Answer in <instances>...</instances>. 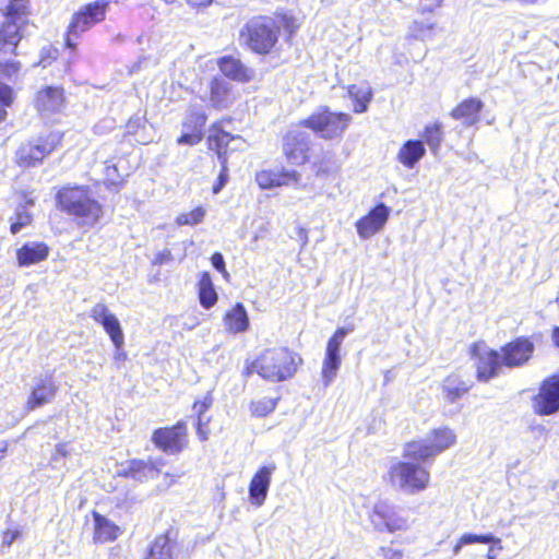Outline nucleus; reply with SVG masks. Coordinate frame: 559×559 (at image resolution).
<instances>
[{
    "label": "nucleus",
    "mask_w": 559,
    "mask_h": 559,
    "mask_svg": "<svg viewBox=\"0 0 559 559\" xmlns=\"http://www.w3.org/2000/svg\"><path fill=\"white\" fill-rule=\"evenodd\" d=\"M56 201L61 211L74 216L84 229L94 227L103 216V206L86 186H63L58 190Z\"/></svg>",
    "instance_id": "f257e3e1"
},
{
    "label": "nucleus",
    "mask_w": 559,
    "mask_h": 559,
    "mask_svg": "<svg viewBox=\"0 0 559 559\" xmlns=\"http://www.w3.org/2000/svg\"><path fill=\"white\" fill-rule=\"evenodd\" d=\"M252 369L267 381H285L296 372V357L285 347L269 348L255 359Z\"/></svg>",
    "instance_id": "f03ea898"
},
{
    "label": "nucleus",
    "mask_w": 559,
    "mask_h": 559,
    "mask_svg": "<svg viewBox=\"0 0 559 559\" xmlns=\"http://www.w3.org/2000/svg\"><path fill=\"white\" fill-rule=\"evenodd\" d=\"M280 26L270 16L249 20L240 32V38L254 52L269 53L278 40Z\"/></svg>",
    "instance_id": "7ed1b4c3"
},
{
    "label": "nucleus",
    "mask_w": 559,
    "mask_h": 559,
    "mask_svg": "<svg viewBox=\"0 0 559 559\" xmlns=\"http://www.w3.org/2000/svg\"><path fill=\"white\" fill-rule=\"evenodd\" d=\"M352 122V116L345 112L332 111L328 106H321L299 126L312 130L324 140H334L343 135Z\"/></svg>",
    "instance_id": "20e7f679"
},
{
    "label": "nucleus",
    "mask_w": 559,
    "mask_h": 559,
    "mask_svg": "<svg viewBox=\"0 0 559 559\" xmlns=\"http://www.w3.org/2000/svg\"><path fill=\"white\" fill-rule=\"evenodd\" d=\"M456 442V435L448 427L433 429L431 435L420 441L405 445L404 456L415 461L426 462L445 451Z\"/></svg>",
    "instance_id": "39448f33"
},
{
    "label": "nucleus",
    "mask_w": 559,
    "mask_h": 559,
    "mask_svg": "<svg viewBox=\"0 0 559 559\" xmlns=\"http://www.w3.org/2000/svg\"><path fill=\"white\" fill-rule=\"evenodd\" d=\"M389 478L393 486L406 493L413 495L427 488L430 474L418 464L399 462L390 467Z\"/></svg>",
    "instance_id": "423d86ee"
},
{
    "label": "nucleus",
    "mask_w": 559,
    "mask_h": 559,
    "mask_svg": "<svg viewBox=\"0 0 559 559\" xmlns=\"http://www.w3.org/2000/svg\"><path fill=\"white\" fill-rule=\"evenodd\" d=\"M109 0H95L83 5L80 11L73 14L68 26L66 44L68 47H75V39L97 23L105 20Z\"/></svg>",
    "instance_id": "0eeeda50"
},
{
    "label": "nucleus",
    "mask_w": 559,
    "mask_h": 559,
    "mask_svg": "<svg viewBox=\"0 0 559 559\" xmlns=\"http://www.w3.org/2000/svg\"><path fill=\"white\" fill-rule=\"evenodd\" d=\"M60 132H49L23 143L16 151V163L21 167H34L41 164L61 143Z\"/></svg>",
    "instance_id": "6e6552de"
},
{
    "label": "nucleus",
    "mask_w": 559,
    "mask_h": 559,
    "mask_svg": "<svg viewBox=\"0 0 559 559\" xmlns=\"http://www.w3.org/2000/svg\"><path fill=\"white\" fill-rule=\"evenodd\" d=\"M369 521L377 532H405L409 528V520L394 506L386 501H378L369 512Z\"/></svg>",
    "instance_id": "1a4fd4ad"
},
{
    "label": "nucleus",
    "mask_w": 559,
    "mask_h": 559,
    "mask_svg": "<svg viewBox=\"0 0 559 559\" xmlns=\"http://www.w3.org/2000/svg\"><path fill=\"white\" fill-rule=\"evenodd\" d=\"M354 330V324L341 326L329 338L321 369L324 386H329L336 378L342 364L341 346L345 337Z\"/></svg>",
    "instance_id": "9d476101"
},
{
    "label": "nucleus",
    "mask_w": 559,
    "mask_h": 559,
    "mask_svg": "<svg viewBox=\"0 0 559 559\" xmlns=\"http://www.w3.org/2000/svg\"><path fill=\"white\" fill-rule=\"evenodd\" d=\"M152 441L162 451L178 454L188 443L187 424L180 420L173 427L158 428L154 431Z\"/></svg>",
    "instance_id": "9b49d317"
},
{
    "label": "nucleus",
    "mask_w": 559,
    "mask_h": 559,
    "mask_svg": "<svg viewBox=\"0 0 559 559\" xmlns=\"http://www.w3.org/2000/svg\"><path fill=\"white\" fill-rule=\"evenodd\" d=\"M472 355L476 359L479 381L487 382L499 374L503 364L497 350L488 348L485 343H476L472 347Z\"/></svg>",
    "instance_id": "f8f14e48"
},
{
    "label": "nucleus",
    "mask_w": 559,
    "mask_h": 559,
    "mask_svg": "<svg viewBox=\"0 0 559 559\" xmlns=\"http://www.w3.org/2000/svg\"><path fill=\"white\" fill-rule=\"evenodd\" d=\"M310 136L299 129L289 130L283 139V152L287 160L294 165H301L308 159Z\"/></svg>",
    "instance_id": "ddd939ff"
},
{
    "label": "nucleus",
    "mask_w": 559,
    "mask_h": 559,
    "mask_svg": "<svg viewBox=\"0 0 559 559\" xmlns=\"http://www.w3.org/2000/svg\"><path fill=\"white\" fill-rule=\"evenodd\" d=\"M91 317L104 328L115 348L121 349L124 344V334L118 318L109 311L108 307L105 304H96L91 310Z\"/></svg>",
    "instance_id": "4468645a"
},
{
    "label": "nucleus",
    "mask_w": 559,
    "mask_h": 559,
    "mask_svg": "<svg viewBox=\"0 0 559 559\" xmlns=\"http://www.w3.org/2000/svg\"><path fill=\"white\" fill-rule=\"evenodd\" d=\"M535 346L526 337H518L502 347V364L509 368L525 365L534 353Z\"/></svg>",
    "instance_id": "2eb2a0df"
},
{
    "label": "nucleus",
    "mask_w": 559,
    "mask_h": 559,
    "mask_svg": "<svg viewBox=\"0 0 559 559\" xmlns=\"http://www.w3.org/2000/svg\"><path fill=\"white\" fill-rule=\"evenodd\" d=\"M534 408L539 415H550L559 411V377L544 381L534 399Z\"/></svg>",
    "instance_id": "dca6fc26"
},
{
    "label": "nucleus",
    "mask_w": 559,
    "mask_h": 559,
    "mask_svg": "<svg viewBox=\"0 0 559 559\" xmlns=\"http://www.w3.org/2000/svg\"><path fill=\"white\" fill-rule=\"evenodd\" d=\"M390 215V209L380 203L356 223L357 234L368 239L382 229Z\"/></svg>",
    "instance_id": "f3484780"
},
{
    "label": "nucleus",
    "mask_w": 559,
    "mask_h": 559,
    "mask_svg": "<svg viewBox=\"0 0 559 559\" xmlns=\"http://www.w3.org/2000/svg\"><path fill=\"white\" fill-rule=\"evenodd\" d=\"M275 468V464L262 466L253 475L249 485V499L253 506L261 507L264 503Z\"/></svg>",
    "instance_id": "a211bd4d"
},
{
    "label": "nucleus",
    "mask_w": 559,
    "mask_h": 559,
    "mask_svg": "<svg viewBox=\"0 0 559 559\" xmlns=\"http://www.w3.org/2000/svg\"><path fill=\"white\" fill-rule=\"evenodd\" d=\"M27 26L25 23L4 17L0 27V51L15 53Z\"/></svg>",
    "instance_id": "6ab92c4d"
},
{
    "label": "nucleus",
    "mask_w": 559,
    "mask_h": 559,
    "mask_svg": "<svg viewBox=\"0 0 559 559\" xmlns=\"http://www.w3.org/2000/svg\"><path fill=\"white\" fill-rule=\"evenodd\" d=\"M236 143L231 150H240L245 141L239 135H231L224 131L217 123L213 124L210 129L207 136L209 148L217 153V157L225 156L226 151L230 143Z\"/></svg>",
    "instance_id": "aec40b11"
},
{
    "label": "nucleus",
    "mask_w": 559,
    "mask_h": 559,
    "mask_svg": "<svg viewBox=\"0 0 559 559\" xmlns=\"http://www.w3.org/2000/svg\"><path fill=\"white\" fill-rule=\"evenodd\" d=\"M49 247L45 242L29 241L16 251V260L20 266H29L47 259Z\"/></svg>",
    "instance_id": "412c9836"
},
{
    "label": "nucleus",
    "mask_w": 559,
    "mask_h": 559,
    "mask_svg": "<svg viewBox=\"0 0 559 559\" xmlns=\"http://www.w3.org/2000/svg\"><path fill=\"white\" fill-rule=\"evenodd\" d=\"M21 64L17 61H9L5 63L0 62V80H10L13 75L17 74ZM12 88L5 84L0 83V122L5 119V108L12 104Z\"/></svg>",
    "instance_id": "4be33fe9"
},
{
    "label": "nucleus",
    "mask_w": 559,
    "mask_h": 559,
    "mask_svg": "<svg viewBox=\"0 0 559 559\" xmlns=\"http://www.w3.org/2000/svg\"><path fill=\"white\" fill-rule=\"evenodd\" d=\"M64 102L63 91L59 87H46L37 93L36 108L41 114L59 111Z\"/></svg>",
    "instance_id": "5701e85b"
},
{
    "label": "nucleus",
    "mask_w": 559,
    "mask_h": 559,
    "mask_svg": "<svg viewBox=\"0 0 559 559\" xmlns=\"http://www.w3.org/2000/svg\"><path fill=\"white\" fill-rule=\"evenodd\" d=\"M57 386L51 377L39 379L27 400V407L34 409L49 403L56 395Z\"/></svg>",
    "instance_id": "b1692460"
},
{
    "label": "nucleus",
    "mask_w": 559,
    "mask_h": 559,
    "mask_svg": "<svg viewBox=\"0 0 559 559\" xmlns=\"http://www.w3.org/2000/svg\"><path fill=\"white\" fill-rule=\"evenodd\" d=\"M162 465V460H132L128 463L124 474L135 480L144 481L154 478Z\"/></svg>",
    "instance_id": "393cba45"
},
{
    "label": "nucleus",
    "mask_w": 559,
    "mask_h": 559,
    "mask_svg": "<svg viewBox=\"0 0 559 559\" xmlns=\"http://www.w3.org/2000/svg\"><path fill=\"white\" fill-rule=\"evenodd\" d=\"M217 64L222 73L231 80L247 82L252 78V71L236 57L224 56Z\"/></svg>",
    "instance_id": "a878e982"
},
{
    "label": "nucleus",
    "mask_w": 559,
    "mask_h": 559,
    "mask_svg": "<svg viewBox=\"0 0 559 559\" xmlns=\"http://www.w3.org/2000/svg\"><path fill=\"white\" fill-rule=\"evenodd\" d=\"M94 542L95 543H107L115 540L120 534L121 530L112 521L108 520L104 515L94 512Z\"/></svg>",
    "instance_id": "bb28decb"
},
{
    "label": "nucleus",
    "mask_w": 559,
    "mask_h": 559,
    "mask_svg": "<svg viewBox=\"0 0 559 559\" xmlns=\"http://www.w3.org/2000/svg\"><path fill=\"white\" fill-rule=\"evenodd\" d=\"M483 108V103L477 98H468L462 102L451 112L454 119H462L463 123L467 127L475 124L479 120V112Z\"/></svg>",
    "instance_id": "cd10ccee"
},
{
    "label": "nucleus",
    "mask_w": 559,
    "mask_h": 559,
    "mask_svg": "<svg viewBox=\"0 0 559 559\" xmlns=\"http://www.w3.org/2000/svg\"><path fill=\"white\" fill-rule=\"evenodd\" d=\"M426 148L420 140H408L400 148L397 160L407 168H413L425 155Z\"/></svg>",
    "instance_id": "c85d7f7f"
},
{
    "label": "nucleus",
    "mask_w": 559,
    "mask_h": 559,
    "mask_svg": "<svg viewBox=\"0 0 559 559\" xmlns=\"http://www.w3.org/2000/svg\"><path fill=\"white\" fill-rule=\"evenodd\" d=\"M471 389V384L457 374L447 377L442 382L443 399L449 403H455Z\"/></svg>",
    "instance_id": "c756f323"
},
{
    "label": "nucleus",
    "mask_w": 559,
    "mask_h": 559,
    "mask_svg": "<svg viewBox=\"0 0 559 559\" xmlns=\"http://www.w3.org/2000/svg\"><path fill=\"white\" fill-rule=\"evenodd\" d=\"M210 102L216 109L227 108L231 104L229 84L221 79H214L210 86Z\"/></svg>",
    "instance_id": "7c9ffc66"
},
{
    "label": "nucleus",
    "mask_w": 559,
    "mask_h": 559,
    "mask_svg": "<svg viewBox=\"0 0 559 559\" xmlns=\"http://www.w3.org/2000/svg\"><path fill=\"white\" fill-rule=\"evenodd\" d=\"M227 330L231 333H240L248 329L249 318L242 304L238 302L224 318Z\"/></svg>",
    "instance_id": "2f4dec72"
},
{
    "label": "nucleus",
    "mask_w": 559,
    "mask_h": 559,
    "mask_svg": "<svg viewBox=\"0 0 559 559\" xmlns=\"http://www.w3.org/2000/svg\"><path fill=\"white\" fill-rule=\"evenodd\" d=\"M176 543L170 539L169 533L157 536L144 559H174Z\"/></svg>",
    "instance_id": "473e14b6"
},
{
    "label": "nucleus",
    "mask_w": 559,
    "mask_h": 559,
    "mask_svg": "<svg viewBox=\"0 0 559 559\" xmlns=\"http://www.w3.org/2000/svg\"><path fill=\"white\" fill-rule=\"evenodd\" d=\"M348 96L354 100V111H367L372 98V88L368 84H353L347 87Z\"/></svg>",
    "instance_id": "72a5a7b5"
},
{
    "label": "nucleus",
    "mask_w": 559,
    "mask_h": 559,
    "mask_svg": "<svg viewBox=\"0 0 559 559\" xmlns=\"http://www.w3.org/2000/svg\"><path fill=\"white\" fill-rule=\"evenodd\" d=\"M299 175L293 170L283 175L271 174L269 171H261L257 174V182L262 189L288 185L289 182H297Z\"/></svg>",
    "instance_id": "f704fd0d"
},
{
    "label": "nucleus",
    "mask_w": 559,
    "mask_h": 559,
    "mask_svg": "<svg viewBox=\"0 0 559 559\" xmlns=\"http://www.w3.org/2000/svg\"><path fill=\"white\" fill-rule=\"evenodd\" d=\"M199 298L200 304L206 308L210 309L213 307L217 301V294L214 289L212 278L207 272H203L200 275L199 280Z\"/></svg>",
    "instance_id": "c9c22d12"
},
{
    "label": "nucleus",
    "mask_w": 559,
    "mask_h": 559,
    "mask_svg": "<svg viewBox=\"0 0 559 559\" xmlns=\"http://www.w3.org/2000/svg\"><path fill=\"white\" fill-rule=\"evenodd\" d=\"M3 16L28 25V0H8Z\"/></svg>",
    "instance_id": "e433bc0d"
},
{
    "label": "nucleus",
    "mask_w": 559,
    "mask_h": 559,
    "mask_svg": "<svg viewBox=\"0 0 559 559\" xmlns=\"http://www.w3.org/2000/svg\"><path fill=\"white\" fill-rule=\"evenodd\" d=\"M475 543L500 544L501 539L493 536L492 534L477 535V534L466 533L460 537L459 542L453 547V555L454 556L459 555L464 545H471V544H475Z\"/></svg>",
    "instance_id": "4c0bfd02"
},
{
    "label": "nucleus",
    "mask_w": 559,
    "mask_h": 559,
    "mask_svg": "<svg viewBox=\"0 0 559 559\" xmlns=\"http://www.w3.org/2000/svg\"><path fill=\"white\" fill-rule=\"evenodd\" d=\"M206 119V115L204 114L203 110H201L200 108L190 107L182 122V127L185 130L202 132Z\"/></svg>",
    "instance_id": "58836bf2"
},
{
    "label": "nucleus",
    "mask_w": 559,
    "mask_h": 559,
    "mask_svg": "<svg viewBox=\"0 0 559 559\" xmlns=\"http://www.w3.org/2000/svg\"><path fill=\"white\" fill-rule=\"evenodd\" d=\"M425 143L430 147L432 153H437L440 148L441 142L443 140V132L441 130V124L436 122L432 124H428L425 128L423 134Z\"/></svg>",
    "instance_id": "ea45409f"
},
{
    "label": "nucleus",
    "mask_w": 559,
    "mask_h": 559,
    "mask_svg": "<svg viewBox=\"0 0 559 559\" xmlns=\"http://www.w3.org/2000/svg\"><path fill=\"white\" fill-rule=\"evenodd\" d=\"M276 402L277 399L262 397L261 400L251 403L250 411L254 416L263 417L275 409Z\"/></svg>",
    "instance_id": "a19ab883"
},
{
    "label": "nucleus",
    "mask_w": 559,
    "mask_h": 559,
    "mask_svg": "<svg viewBox=\"0 0 559 559\" xmlns=\"http://www.w3.org/2000/svg\"><path fill=\"white\" fill-rule=\"evenodd\" d=\"M32 222V215L25 210H17L13 218H11L10 230L13 235L21 231L22 228L28 226Z\"/></svg>",
    "instance_id": "79ce46f5"
},
{
    "label": "nucleus",
    "mask_w": 559,
    "mask_h": 559,
    "mask_svg": "<svg viewBox=\"0 0 559 559\" xmlns=\"http://www.w3.org/2000/svg\"><path fill=\"white\" fill-rule=\"evenodd\" d=\"M205 215V211L202 207H197L190 213L182 214L177 218L179 225H194L200 223Z\"/></svg>",
    "instance_id": "37998d69"
},
{
    "label": "nucleus",
    "mask_w": 559,
    "mask_h": 559,
    "mask_svg": "<svg viewBox=\"0 0 559 559\" xmlns=\"http://www.w3.org/2000/svg\"><path fill=\"white\" fill-rule=\"evenodd\" d=\"M74 453V448L70 442H62L55 447L51 454V463H58L61 459L69 457Z\"/></svg>",
    "instance_id": "c03bdc74"
},
{
    "label": "nucleus",
    "mask_w": 559,
    "mask_h": 559,
    "mask_svg": "<svg viewBox=\"0 0 559 559\" xmlns=\"http://www.w3.org/2000/svg\"><path fill=\"white\" fill-rule=\"evenodd\" d=\"M219 162L222 165V170L218 175L217 182L213 186V192L215 194H217L228 181L227 157L219 156Z\"/></svg>",
    "instance_id": "a18cd8bd"
},
{
    "label": "nucleus",
    "mask_w": 559,
    "mask_h": 559,
    "mask_svg": "<svg viewBox=\"0 0 559 559\" xmlns=\"http://www.w3.org/2000/svg\"><path fill=\"white\" fill-rule=\"evenodd\" d=\"M203 132L186 130L177 140L180 145H195L201 142Z\"/></svg>",
    "instance_id": "49530a36"
},
{
    "label": "nucleus",
    "mask_w": 559,
    "mask_h": 559,
    "mask_svg": "<svg viewBox=\"0 0 559 559\" xmlns=\"http://www.w3.org/2000/svg\"><path fill=\"white\" fill-rule=\"evenodd\" d=\"M213 399L210 393L204 397L203 401H197L193 404V411L198 416L205 415L206 411L212 406Z\"/></svg>",
    "instance_id": "de8ad7c7"
},
{
    "label": "nucleus",
    "mask_w": 559,
    "mask_h": 559,
    "mask_svg": "<svg viewBox=\"0 0 559 559\" xmlns=\"http://www.w3.org/2000/svg\"><path fill=\"white\" fill-rule=\"evenodd\" d=\"M211 262L213 267L221 272L225 278L229 276L228 272L226 271L225 260L222 253L215 252L211 258Z\"/></svg>",
    "instance_id": "09e8293b"
},
{
    "label": "nucleus",
    "mask_w": 559,
    "mask_h": 559,
    "mask_svg": "<svg viewBox=\"0 0 559 559\" xmlns=\"http://www.w3.org/2000/svg\"><path fill=\"white\" fill-rule=\"evenodd\" d=\"M282 21H283L285 28L287 31H289L290 33H293L298 27V24H297L295 17H293L292 15L284 14L282 16Z\"/></svg>",
    "instance_id": "8fccbe9b"
},
{
    "label": "nucleus",
    "mask_w": 559,
    "mask_h": 559,
    "mask_svg": "<svg viewBox=\"0 0 559 559\" xmlns=\"http://www.w3.org/2000/svg\"><path fill=\"white\" fill-rule=\"evenodd\" d=\"M173 260L171 252L169 250H164L156 254L155 263L164 264Z\"/></svg>",
    "instance_id": "3c124183"
},
{
    "label": "nucleus",
    "mask_w": 559,
    "mask_h": 559,
    "mask_svg": "<svg viewBox=\"0 0 559 559\" xmlns=\"http://www.w3.org/2000/svg\"><path fill=\"white\" fill-rule=\"evenodd\" d=\"M383 551L384 559H402L403 554L400 550L392 548H381Z\"/></svg>",
    "instance_id": "603ef678"
},
{
    "label": "nucleus",
    "mask_w": 559,
    "mask_h": 559,
    "mask_svg": "<svg viewBox=\"0 0 559 559\" xmlns=\"http://www.w3.org/2000/svg\"><path fill=\"white\" fill-rule=\"evenodd\" d=\"M20 535L19 531L7 532L3 536V544L10 546Z\"/></svg>",
    "instance_id": "864d4df0"
},
{
    "label": "nucleus",
    "mask_w": 559,
    "mask_h": 559,
    "mask_svg": "<svg viewBox=\"0 0 559 559\" xmlns=\"http://www.w3.org/2000/svg\"><path fill=\"white\" fill-rule=\"evenodd\" d=\"M414 25H415V31H416V32H418L417 36H420V37H424V36H425V34H424V33H425V31H431V29H432V27H433V24H432V23H430V24L426 25L425 27L423 26V27H420V28L418 27V26H419V24H418L417 22H415V23H414Z\"/></svg>",
    "instance_id": "5fc2aeb1"
},
{
    "label": "nucleus",
    "mask_w": 559,
    "mask_h": 559,
    "mask_svg": "<svg viewBox=\"0 0 559 559\" xmlns=\"http://www.w3.org/2000/svg\"><path fill=\"white\" fill-rule=\"evenodd\" d=\"M197 433L200 438V440L205 441L209 438V429L207 427H197Z\"/></svg>",
    "instance_id": "6e6d98bb"
},
{
    "label": "nucleus",
    "mask_w": 559,
    "mask_h": 559,
    "mask_svg": "<svg viewBox=\"0 0 559 559\" xmlns=\"http://www.w3.org/2000/svg\"><path fill=\"white\" fill-rule=\"evenodd\" d=\"M187 2L192 7H204L212 2V0H187Z\"/></svg>",
    "instance_id": "4d7b16f0"
},
{
    "label": "nucleus",
    "mask_w": 559,
    "mask_h": 559,
    "mask_svg": "<svg viewBox=\"0 0 559 559\" xmlns=\"http://www.w3.org/2000/svg\"><path fill=\"white\" fill-rule=\"evenodd\" d=\"M209 421V417H205L204 415L198 416L197 427H207Z\"/></svg>",
    "instance_id": "13d9d810"
},
{
    "label": "nucleus",
    "mask_w": 559,
    "mask_h": 559,
    "mask_svg": "<svg viewBox=\"0 0 559 559\" xmlns=\"http://www.w3.org/2000/svg\"><path fill=\"white\" fill-rule=\"evenodd\" d=\"M127 357L126 353L121 349H117L116 348V353H115V359L117 360H124Z\"/></svg>",
    "instance_id": "bf43d9fd"
},
{
    "label": "nucleus",
    "mask_w": 559,
    "mask_h": 559,
    "mask_svg": "<svg viewBox=\"0 0 559 559\" xmlns=\"http://www.w3.org/2000/svg\"><path fill=\"white\" fill-rule=\"evenodd\" d=\"M552 338L555 344L559 347V328H556L552 332Z\"/></svg>",
    "instance_id": "052dcab7"
},
{
    "label": "nucleus",
    "mask_w": 559,
    "mask_h": 559,
    "mask_svg": "<svg viewBox=\"0 0 559 559\" xmlns=\"http://www.w3.org/2000/svg\"><path fill=\"white\" fill-rule=\"evenodd\" d=\"M486 557H487V559H496V555L493 554L492 547L489 548Z\"/></svg>",
    "instance_id": "680f3d73"
},
{
    "label": "nucleus",
    "mask_w": 559,
    "mask_h": 559,
    "mask_svg": "<svg viewBox=\"0 0 559 559\" xmlns=\"http://www.w3.org/2000/svg\"><path fill=\"white\" fill-rule=\"evenodd\" d=\"M7 450V443L0 442V453H3Z\"/></svg>",
    "instance_id": "e2e57ef3"
},
{
    "label": "nucleus",
    "mask_w": 559,
    "mask_h": 559,
    "mask_svg": "<svg viewBox=\"0 0 559 559\" xmlns=\"http://www.w3.org/2000/svg\"><path fill=\"white\" fill-rule=\"evenodd\" d=\"M519 1L522 3L531 4V3H535L537 0H519Z\"/></svg>",
    "instance_id": "0e129e2a"
}]
</instances>
